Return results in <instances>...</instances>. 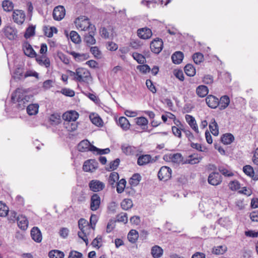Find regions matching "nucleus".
<instances>
[{"label": "nucleus", "mask_w": 258, "mask_h": 258, "mask_svg": "<svg viewBox=\"0 0 258 258\" xmlns=\"http://www.w3.org/2000/svg\"><path fill=\"white\" fill-rule=\"evenodd\" d=\"M49 121L51 125H57L61 121V116L59 113H53L49 117Z\"/></svg>", "instance_id": "e433bc0d"}, {"label": "nucleus", "mask_w": 258, "mask_h": 258, "mask_svg": "<svg viewBox=\"0 0 258 258\" xmlns=\"http://www.w3.org/2000/svg\"><path fill=\"white\" fill-rule=\"evenodd\" d=\"M142 179V177L139 173H134L129 180V184L132 186H136Z\"/></svg>", "instance_id": "7c9ffc66"}, {"label": "nucleus", "mask_w": 258, "mask_h": 258, "mask_svg": "<svg viewBox=\"0 0 258 258\" xmlns=\"http://www.w3.org/2000/svg\"><path fill=\"white\" fill-rule=\"evenodd\" d=\"M137 69L144 74H146L151 71V69L149 66L144 63L142 65L138 66L137 67Z\"/></svg>", "instance_id": "052dcab7"}, {"label": "nucleus", "mask_w": 258, "mask_h": 258, "mask_svg": "<svg viewBox=\"0 0 258 258\" xmlns=\"http://www.w3.org/2000/svg\"><path fill=\"white\" fill-rule=\"evenodd\" d=\"M78 73V76L76 78L77 82L88 84L89 80L92 79L90 72L85 68H79Z\"/></svg>", "instance_id": "20e7f679"}, {"label": "nucleus", "mask_w": 258, "mask_h": 258, "mask_svg": "<svg viewBox=\"0 0 258 258\" xmlns=\"http://www.w3.org/2000/svg\"><path fill=\"white\" fill-rule=\"evenodd\" d=\"M217 223L225 228H228L232 224L231 221L228 217H222L219 218L217 221Z\"/></svg>", "instance_id": "a18cd8bd"}, {"label": "nucleus", "mask_w": 258, "mask_h": 258, "mask_svg": "<svg viewBox=\"0 0 258 258\" xmlns=\"http://www.w3.org/2000/svg\"><path fill=\"white\" fill-rule=\"evenodd\" d=\"M101 204V198L97 194H93L90 199V210L93 211L97 210Z\"/></svg>", "instance_id": "f8f14e48"}, {"label": "nucleus", "mask_w": 258, "mask_h": 258, "mask_svg": "<svg viewBox=\"0 0 258 258\" xmlns=\"http://www.w3.org/2000/svg\"><path fill=\"white\" fill-rule=\"evenodd\" d=\"M13 19L15 23L21 25L25 19V14L22 10H15L13 13Z\"/></svg>", "instance_id": "9b49d317"}, {"label": "nucleus", "mask_w": 258, "mask_h": 258, "mask_svg": "<svg viewBox=\"0 0 258 258\" xmlns=\"http://www.w3.org/2000/svg\"><path fill=\"white\" fill-rule=\"evenodd\" d=\"M91 145L87 140H84L81 141L78 145V149L80 152H84L88 151H90Z\"/></svg>", "instance_id": "412c9836"}, {"label": "nucleus", "mask_w": 258, "mask_h": 258, "mask_svg": "<svg viewBox=\"0 0 258 258\" xmlns=\"http://www.w3.org/2000/svg\"><path fill=\"white\" fill-rule=\"evenodd\" d=\"M64 256L62 251L57 249L51 250L48 253L49 258H63Z\"/></svg>", "instance_id": "ea45409f"}, {"label": "nucleus", "mask_w": 258, "mask_h": 258, "mask_svg": "<svg viewBox=\"0 0 258 258\" xmlns=\"http://www.w3.org/2000/svg\"><path fill=\"white\" fill-rule=\"evenodd\" d=\"M222 181L221 175L217 172H213L208 176V183L212 185L220 184Z\"/></svg>", "instance_id": "1a4fd4ad"}, {"label": "nucleus", "mask_w": 258, "mask_h": 258, "mask_svg": "<svg viewBox=\"0 0 258 258\" xmlns=\"http://www.w3.org/2000/svg\"><path fill=\"white\" fill-rule=\"evenodd\" d=\"M218 106L220 110H222L227 108L230 103V98L227 95H224L218 99Z\"/></svg>", "instance_id": "4be33fe9"}, {"label": "nucleus", "mask_w": 258, "mask_h": 258, "mask_svg": "<svg viewBox=\"0 0 258 258\" xmlns=\"http://www.w3.org/2000/svg\"><path fill=\"white\" fill-rule=\"evenodd\" d=\"M38 108V104H29L27 106V112L30 115H35L37 113Z\"/></svg>", "instance_id": "72a5a7b5"}, {"label": "nucleus", "mask_w": 258, "mask_h": 258, "mask_svg": "<svg viewBox=\"0 0 258 258\" xmlns=\"http://www.w3.org/2000/svg\"><path fill=\"white\" fill-rule=\"evenodd\" d=\"M172 170L167 166H162L158 173V177L160 180L167 181L171 177Z\"/></svg>", "instance_id": "423d86ee"}, {"label": "nucleus", "mask_w": 258, "mask_h": 258, "mask_svg": "<svg viewBox=\"0 0 258 258\" xmlns=\"http://www.w3.org/2000/svg\"><path fill=\"white\" fill-rule=\"evenodd\" d=\"M202 159V157L199 156L198 154H194L188 156V159L186 160L185 163L195 164L199 163Z\"/></svg>", "instance_id": "2f4dec72"}, {"label": "nucleus", "mask_w": 258, "mask_h": 258, "mask_svg": "<svg viewBox=\"0 0 258 258\" xmlns=\"http://www.w3.org/2000/svg\"><path fill=\"white\" fill-rule=\"evenodd\" d=\"M196 93L198 96L203 98L208 95L209 89L206 86L200 85L196 89Z\"/></svg>", "instance_id": "c85d7f7f"}, {"label": "nucleus", "mask_w": 258, "mask_h": 258, "mask_svg": "<svg viewBox=\"0 0 258 258\" xmlns=\"http://www.w3.org/2000/svg\"><path fill=\"white\" fill-rule=\"evenodd\" d=\"M163 42L162 40L159 38H156L150 43V48L151 51L156 54H159L162 50Z\"/></svg>", "instance_id": "6e6552de"}, {"label": "nucleus", "mask_w": 258, "mask_h": 258, "mask_svg": "<svg viewBox=\"0 0 258 258\" xmlns=\"http://www.w3.org/2000/svg\"><path fill=\"white\" fill-rule=\"evenodd\" d=\"M9 212V208L7 206V205L3 203L2 201H0V216H6L8 215Z\"/></svg>", "instance_id": "13d9d810"}, {"label": "nucleus", "mask_w": 258, "mask_h": 258, "mask_svg": "<svg viewBox=\"0 0 258 258\" xmlns=\"http://www.w3.org/2000/svg\"><path fill=\"white\" fill-rule=\"evenodd\" d=\"M121 149L122 152L126 156L138 155V150L134 146L123 144L121 146Z\"/></svg>", "instance_id": "4468645a"}, {"label": "nucleus", "mask_w": 258, "mask_h": 258, "mask_svg": "<svg viewBox=\"0 0 258 258\" xmlns=\"http://www.w3.org/2000/svg\"><path fill=\"white\" fill-rule=\"evenodd\" d=\"M23 49L26 55L30 57H36V53L29 42H25L24 43Z\"/></svg>", "instance_id": "f3484780"}, {"label": "nucleus", "mask_w": 258, "mask_h": 258, "mask_svg": "<svg viewBox=\"0 0 258 258\" xmlns=\"http://www.w3.org/2000/svg\"><path fill=\"white\" fill-rule=\"evenodd\" d=\"M209 128L211 133L215 136H217L219 134V127L217 122L215 118L211 119L209 124Z\"/></svg>", "instance_id": "cd10ccee"}, {"label": "nucleus", "mask_w": 258, "mask_h": 258, "mask_svg": "<svg viewBox=\"0 0 258 258\" xmlns=\"http://www.w3.org/2000/svg\"><path fill=\"white\" fill-rule=\"evenodd\" d=\"M151 254L153 257H160L163 254V249L158 245H155L151 249Z\"/></svg>", "instance_id": "4c0bfd02"}, {"label": "nucleus", "mask_w": 258, "mask_h": 258, "mask_svg": "<svg viewBox=\"0 0 258 258\" xmlns=\"http://www.w3.org/2000/svg\"><path fill=\"white\" fill-rule=\"evenodd\" d=\"M243 171L245 174L249 177L253 175L254 170L253 168L250 165H247L244 166L243 167Z\"/></svg>", "instance_id": "338daca9"}, {"label": "nucleus", "mask_w": 258, "mask_h": 258, "mask_svg": "<svg viewBox=\"0 0 258 258\" xmlns=\"http://www.w3.org/2000/svg\"><path fill=\"white\" fill-rule=\"evenodd\" d=\"M169 159L174 163H180L182 161L183 157L180 153H175L174 154H170Z\"/></svg>", "instance_id": "864d4df0"}, {"label": "nucleus", "mask_w": 258, "mask_h": 258, "mask_svg": "<svg viewBox=\"0 0 258 258\" xmlns=\"http://www.w3.org/2000/svg\"><path fill=\"white\" fill-rule=\"evenodd\" d=\"M64 126L69 132H73L78 128V122L76 121H67L64 122Z\"/></svg>", "instance_id": "f704fd0d"}, {"label": "nucleus", "mask_w": 258, "mask_h": 258, "mask_svg": "<svg viewBox=\"0 0 258 258\" xmlns=\"http://www.w3.org/2000/svg\"><path fill=\"white\" fill-rule=\"evenodd\" d=\"M218 168L219 172L226 177H231L234 175L232 172L228 170L224 166H219Z\"/></svg>", "instance_id": "6e6d98bb"}, {"label": "nucleus", "mask_w": 258, "mask_h": 258, "mask_svg": "<svg viewBox=\"0 0 258 258\" xmlns=\"http://www.w3.org/2000/svg\"><path fill=\"white\" fill-rule=\"evenodd\" d=\"M78 226L81 230L78 233L79 237L81 238L86 245H88L89 241L87 236L91 230V226H90L88 222L84 218H81L78 221Z\"/></svg>", "instance_id": "f03ea898"}, {"label": "nucleus", "mask_w": 258, "mask_h": 258, "mask_svg": "<svg viewBox=\"0 0 258 258\" xmlns=\"http://www.w3.org/2000/svg\"><path fill=\"white\" fill-rule=\"evenodd\" d=\"M151 155L149 154L142 155L139 156L137 160V164L139 166H144L151 163Z\"/></svg>", "instance_id": "b1692460"}, {"label": "nucleus", "mask_w": 258, "mask_h": 258, "mask_svg": "<svg viewBox=\"0 0 258 258\" xmlns=\"http://www.w3.org/2000/svg\"><path fill=\"white\" fill-rule=\"evenodd\" d=\"M3 32L5 36L10 40H17L18 38V30L14 27L6 26L3 29Z\"/></svg>", "instance_id": "39448f33"}, {"label": "nucleus", "mask_w": 258, "mask_h": 258, "mask_svg": "<svg viewBox=\"0 0 258 258\" xmlns=\"http://www.w3.org/2000/svg\"><path fill=\"white\" fill-rule=\"evenodd\" d=\"M119 179L118 173L116 172H112L110 174L108 178V182L112 188L116 186V181Z\"/></svg>", "instance_id": "c756f323"}, {"label": "nucleus", "mask_w": 258, "mask_h": 258, "mask_svg": "<svg viewBox=\"0 0 258 258\" xmlns=\"http://www.w3.org/2000/svg\"><path fill=\"white\" fill-rule=\"evenodd\" d=\"M142 45L143 43L139 39H131L130 42V46L135 49L139 48Z\"/></svg>", "instance_id": "e2e57ef3"}, {"label": "nucleus", "mask_w": 258, "mask_h": 258, "mask_svg": "<svg viewBox=\"0 0 258 258\" xmlns=\"http://www.w3.org/2000/svg\"><path fill=\"white\" fill-rule=\"evenodd\" d=\"M117 124L121 127L124 131H127L129 129L130 123L129 121L125 117H120L118 120L116 121Z\"/></svg>", "instance_id": "a878e982"}, {"label": "nucleus", "mask_w": 258, "mask_h": 258, "mask_svg": "<svg viewBox=\"0 0 258 258\" xmlns=\"http://www.w3.org/2000/svg\"><path fill=\"white\" fill-rule=\"evenodd\" d=\"M87 29H88L89 32L84 35V41L87 46L95 44L96 42L94 37L96 31L95 27L94 25L89 24Z\"/></svg>", "instance_id": "7ed1b4c3"}, {"label": "nucleus", "mask_w": 258, "mask_h": 258, "mask_svg": "<svg viewBox=\"0 0 258 258\" xmlns=\"http://www.w3.org/2000/svg\"><path fill=\"white\" fill-rule=\"evenodd\" d=\"M206 102L209 107L213 109L216 108L219 104L218 98L212 95L207 96Z\"/></svg>", "instance_id": "a211bd4d"}, {"label": "nucleus", "mask_w": 258, "mask_h": 258, "mask_svg": "<svg viewBox=\"0 0 258 258\" xmlns=\"http://www.w3.org/2000/svg\"><path fill=\"white\" fill-rule=\"evenodd\" d=\"M65 9L63 6H58L53 10V18L55 20L60 21L65 16Z\"/></svg>", "instance_id": "ddd939ff"}, {"label": "nucleus", "mask_w": 258, "mask_h": 258, "mask_svg": "<svg viewBox=\"0 0 258 258\" xmlns=\"http://www.w3.org/2000/svg\"><path fill=\"white\" fill-rule=\"evenodd\" d=\"M90 151L92 152L94 154L96 153L97 155H103L108 154L110 150L109 148L101 149L94 146H92L91 147Z\"/></svg>", "instance_id": "c9c22d12"}, {"label": "nucleus", "mask_w": 258, "mask_h": 258, "mask_svg": "<svg viewBox=\"0 0 258 258\" xmlns=\"http://www.w3.org/2000/svg\"><path fill=\"white\" fill-rule=\"evenodd\" d=\"M17 213L14 211H9L8 215V219L10 222H15V221L18 219V217H17Z\"/></svg>", "instance_id": "69168bd1"}, {"label": "nucleus", "mask_w": 258, "mask_h": 258, "mask_svg": "<svg viewBox=\"0 0 258 258\" xmlns=\"http://www.w3.org/2000/svg\"><path fill=\"white\" fill-rule=\"evenodd\" d=\"M18 226L22 230H26L28 226V221L27 218L24 217H22L21 219L18 218L17 219Z\"/></svg>", "instance_id": "a19ab883"}, {"label": "nucleus", "mask_w": 258, "mask_h": 258, "mask_svg": "<svg viewBox=\"0 0 258 258\" xmlns=\"http://www.w3.org/2000/svg\"><path fill=\"white\" fill-rule=\"evenodd\" d=\"M68 54L72 55L75 60L77 62L83 61L89 58V55L88 53H80L74 51L67 50Z\"/></svg>", "instance_id": "dca6fc26"}, {"label": "nucleus", "mask_w": 258, "mask_h": 258, "mask_svg": "<svg viewBox=\"0 0 258 258\" xmlns=\"http://www.w3.org/2000/svg\"><path fill=\"white\" fill-rule=\"evenodd\" d=\"M192 59L196 64H200L204 60V55L201 52H196L192 55Z\"/></svg>", "instance_id": "4d7b16f0"}, {"label": "nucleus", "mask_w": 258, "mask_h": 258, "mask_svg": "<svg viewBox=\"0 0 258 258\" xmlns=\"http://www.w3.org/2000/svg\"><path fill=\"white\" fill-rule=\"evenodd\" d=\"M23 73V68H17L14 72L12 77L15 80H20L24 76Z\"/></svg>", "instance_id": "3c124183"}, {"label": "nucleus", "mask_w": 258, "mask_h": 258, "mask_svg": "<svg viewBox=\"0 0 258 258\" xmlns=\"http://www.w3.org/2000/svg\"><path fill=\"white\" fill-rule=\"evenodd\" d=\"M135 119L136 120V124L140 126H146L148 123V119L145 117H137Z\"/></svg>", "instance_id": "680f3d73"}, {"label": "nucleus", "mask_w": 258, "mask_h": 258, "mask_svg": "<svg viewBox=\"0 0 258 258\" xmlns=\"http://www.w3.org/2000/svg\"><path fill=\"white\" fill-rule=\"evenodd\" d=\"M32 239L36 242L39 243L42 240V235L40 230L37 227H33L31 230Z\"/></svg>", "instance_id": "6ab92c4d"}, {"label": "nucleus", "mask_w": 258, "mask_h": 258, "mask_svg": "<svg viewBox=\"0 0 258 258\" xmlns=\"http://www.w3.org/2000/svg\"><path fill=\"white\" fill-rule=\"evenodd\" d=\"M234 140V136L231 133H226L221 137V141L224 145H229Z\"/></svg>", "instance_id": "bb28decb"}, {"label": "nucleus", "mask_w": 258, "mask_h": 258, "mask_svg": "<svg viewBox=\"0 0 258 258\" xmlns=\"http://www.w3.org/2000/svg\"><path fill=\"white\" fill-rule=\"evenodd\" d=\"M184 54L183 52L180 51H175L171 56V59L173 63L176 64L181 63Z\"/></svg>", "instance_id": "393cba45"}, {"label": "nucleus", "mask_w": 258, "mask_h": 258, "mask_svg": "<svg viewBox=\"0 0 258 258\" xmlns=\"http://www.w3.org/2000/svg\"><path fill=\"white\" fill-rule=\"evenodd\" d=\"M70 37L72 41L75 44H79L81 42V37L76 31H71Z\"/></svg>", "instance_id": "8fccbe9b"}, {"label": "nucleus", "mask_w": 258, "mask_h": 258, "mask_svg": "<svg viewBox=\"0 0 258 258\" xmlns=\"http://www.w3.org/2000/svg\"><path fill=\"white\" fill-rule=\"evenodd\" d=\"M133 202L131 199H125L121 203V208L124 210H127L133 207Z\"/></svg>", "instance_id": "09e8293b"}, {"label": "nucleus", "mask_w": 258, "mask_h": 258, "mask_svg": "<svg viewBox=\"0 0 258 258\" xmlns=\"http://www.w3.org/2000/svg\"><path fill=\"white\" fill-rule=\"evenodd\" d=\"M35 26L32 25L29 26L26 30L24 34L25 38L28 39L35 35Z\"/></svg>", "instance_id": "603ef678"}, {"label": "nucleus", "mask_w": 258, "mask_h": 258, "mask_svg": "<svg viewBox=\"0 0 258 258\" xmlns=\"http://www.w3.org/2000/svg\"><path fill=\"white\" fill-rule=\"evenodd\" d=\"M90 189L94 192H98L102 190L105 187V184L98 180L93 179L91 180L88 184Z\"/></svg>", "instance_id": "0eeeda50"}, {"label": "nucleus", "mask_w": 258, "mask_h": 258, "mask_svg": "<svg viewBox=\"0 0 258 258\" xmlns=\"http://www.w3.org/2000/svg\"><path fill=\"white\" fill-rule=\"evenodd\" d=\"M62 117L64 122L76 121L79 117V113L75 110H71L63 113Z\"/></svg>", "instance_id": "2eb2a0df"}, {"label": "nucleus", "mask_w": 258, "mask_h": 258, "mask_svg": "<svg viewBox=\"0 0 258 258\" xmlns=\"http://www.w3.org/2000/svg\"><path fill=\"white\" fill-rule=\"evenodd\" d=\"M226 250V247L223 246H219L213 248L212 252L215 254L219 255L223 254Z\"/></svg>", "instance_id": "0e129e2a"}, {"label": "nucleus", "mask_w": 258, "mask_h": 258, "mask_svg": "<svg viewBox=\"0 0 258 258\" xmlns=\"http://www.w3.org/2000/svg\"><path fill=\"white\" fill-rule=\"evenodd\" d=\"M132 56L138 63L144 64L146 62V59L144 55L138 52H133Z\"/></svg>", "instance_id": "de8ad7c7"}, {"label": "nucleus", "mask_w": 258, "mask_h": 258, "mask_svg": "<svg viewBox=\"0 0 258 258\" xmlns=\"http://www.w3.org/2000/svg\"><path fill=\"white\" fill-rule=\"evenodd\" d=\"M120 161L119 158H116L114 160L110 162L109 164V166L106 167V170L110 171L115 170L118 167Z\"/></svg>", "instance_id": "c03bdc74"}, {"label": "nucleus", "mask_w": 258, "mask_h": 258, "mask_svg": "<svg viewBox=\"0 0 258 258\" xmlns=\"http://www.w3.org/2000/svg\"><path fill=\"white\" fill-rule=\"evenodd\" d=\"M33 96L29 94L21 88H17L11 95V102L13 103H18L17 108L19 110H23L33 99Z\"/></svg>", "instance_id": "f257e3e1"}, {"label": "nucleus", "mask_w": 258, "mask_h": 258, "mask_svg": "<svg viewBox=\"0 0 258 258\" xmlns=\"http://www.w3.org/2000/svg\"><path fill=\"white\" fill-rule=\"evenodd\" d=\"M44 34L48 37L51 38L53 36V33H56L57 29L54 26L51 27L48 29L46 26L43 27Z\"/></svg>", "instance_id": "49530a36"}, {"label": "nucleus", "mask_w": 258, "mask_h": 258, "mask_svg": "<svg viewBox=\"0 0 258 258\" xmlns=\"http://www.w3.org/2000/svg\"><path fill=\"white\" fill-rule=\"evenodd\" d=\"M57 56L64 64H69L70 63V58L61 51H58L57 52Z\"/></svg>", "instance_id": "5fc2aeb1"}, {"label": "nucleus", "mask_w": 258, "mask_h": 258, "mask_svg": "<svg viewBox=\"0 0 258 258\" xmlns=\"http://www.w3.org/2000/svg\"><path fill=\"white\" fill-rule=\"evenodd\" d=\"M90 52L94 55L95 58L99 59L101 57V52L97 46L91 47Z\"/></svg>", "instance_id": "bf43d9fd"}, {"label": "nucleus", "mask_w": 258, "mask_h": 258, "mask_svg": "<svg viewBox=\"0 0 258 258\" xmlns=\"http://www.w3.org/2000/svg\"><path fill=\"white\" fill-rule=\"evenodd\" d=\"M185 74L189 77H193L195 75L196 69L192 64L188 63L184 68Z\"/></svg>", "instance_id": "473e14b6"}, {"label": "nucleus", "mask_w": 258, "mask_h": 258, "mask_svg": "<svg viewBox=\"0 0 258 258\" xmlns=\"http://www.w3.org/2000/svg\"><path fill=\"white\" fill-rule=\"evenodd\" d=\"M2 7L5 11L11 12L13 10L14 4L9 0H4L2 2Z\"/></svg>", "instance_id": "37998d69"}, {"label": "nucleus", "mask_w": 258, "mask_h": 258, "mask_svg": "<svg viewBox=\"0 0 258 258\" xmlns=\"http://www.w3.org/2000/svg\"><path fill=\"white\" fill-rule=\"evenodd\" d=\"M126 183V182L124 178H122L118 182H116L115 186L116 187L117 193L121 194L124 191Z\"/></svg>", "instance_id": "79ce46f5"}, {"label": "nucleus", "mask_w": 258, "mask_h": 258, "mask_svg": "<svg viewBox=\"0 0 258 258\" xmlns=\"http://www.w3.org/2000/svg\"><path fill=\"white\" fill-rule=\"evenodd\" d=\"M229 186L232 190H236L240 188V184L237 180L230 181Z\"/></svg>", "instance_id": "774afa93"}, {"label": "nucleus", "mask_w": 258, "mask_h": 258, "mask_svg": "<svg viewBox=\"0 0 258 258\" xmlns=\"http://www.w3.org/2000/svg\"><path fill=\"white\" fill-rule=\"evenodd\" d=\"M185 118L186 122L188 123L189 125L194 130L196 133H199V130L198 125L197 124L196 119L194 117L192 116L186 114L185 116Z\"/></svg>", "instance_id": "5701e85b"}, {"label": "nucleus", "mask_w": 258, "mask_h": 258, "mask_svg": "<svg viewBox=\"0 0 258 258\" xmlns=\"http://www.w3.org/2000/svg\"><path fill=\"white\" fill-rule=\"evenodd\" d=\"M139 237V233L138 231L134 229H132L129 232L127 235V239L128 241L133 243L136 242Z\"/></svg>", "instance_id": "58836bf2"}, {"label": "nucleus", "mask_w": 258, "mask_h": 258, "mask_svg": "<svg viewBox=\"0 0 258 258\" xmlns=\"http://www.w3.org/2000/svg\"><path fill=\"white\" fill-rule=\"evenodd\" d=\"M98 167V163L95 159H90L86 161L83 166V169L84 171L92 172Z\"/></svg>", "instance_id": "9d476101"}, {"label": "nucleus", "mask_w": 258, "mask_h": 258, "mask_svg": "<svg viewBox=\"0 0 258 258\" xmlns=\"http://www.w3.org/2000/svg\"><path fill=\"white\" fill-rule=\"evenodd\" d=\"M138 36L142 39H147L150 38L152 35V33L149 28H144L139 29L137 32Z\"/></svg>", "instance_id": "aec40b11"}]
</instances>
